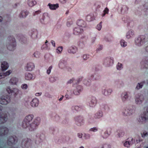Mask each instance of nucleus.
<instances>
[{"label": "nucleus", "instance_id": "obj_1", "mask_svg": "<svg viewBox=\"0 0 148 148\" xmlns=\"http://www.w3.org/2000/svg\"><path fill=\"white\" fill-rule=\"evenodd\" d=\"M10 101L9 97L2 96L0 99V103L2 104H6Z\"/></svg>", "mask_w": 148, "mask_h": 148}, {"label": "nucleus", "instance_id": "obj_2", "mask_svg": "<svg viewBox=\"0 0 148 148\" xmlns=\"http://www.w3.org/2000/svg\"><path fill=\"white\" fill-rule=\"evenodd\" d=\"M7 115L6 114L1 113L0 114V124L5 123L7 121Z\"/></svg>", "mask_w": 148, "mask_h": 148}, {"label": "nucleus", "instance_id": "obj_3", "mask_svg": "<svg viewBox=\"0 0 148 148\" xmlns=\"http://www.w3.org/2000/svg\"><path fill=\"white\" fill-rule=\"evenodd\" d=\"M148 120V114L145 112L142 114L141 116V118L140 120L141 122L145 123L146 121Z\"/></svg>", "mask_w": 148, "mask_h": 148}, {"label": "nucleus", "instance_id": "obj_4", "mask_svg": "<svg viewBox=\"0 0 148 148\" xmlns=\"http://www.w3.org/2000/svg\"><path fill=\"white\" fill-rule=\"evenodd\" d=\"M8 132V129L4 127H0V136H2L7 134Z\"/></svg>", "mask_w": 148, "mask_h": 148}, {"label": "nucleus", "instance_id": "obj_5", "mask_svg": "<svg viewBox=\"0 0 148 148\" xmlns=\"http://www.w3.org/2000/svg\"><path fill=\"white\" fill-rule=\"evenodd\" d=\"M9 66L8 63L5 62H3L1 64V69L2 71H4L7 69L8 67Z\"/></svg>", "mask_w": 148, "mask_h": 148}, {"label": "nucleus", "instance_id": "obj_6", "mask_svg": "<svg viewBox=\"0 0 148 148\" xmlns=\"http://www.w3.org/2000/svg\"><path fill=\"white\" fill-rule=\"evenodd\" d=\"M15 140L12 136L9 137L8 138V143L9 145H11L14 143Z\"/></svg>", "mask_w": 148, "mask_h": 148}, {"label": "nucleus", "instance_id": "obj_7", "mask_svg": "<svg viewBox=\"0 0 148 148\" xmlns=\"http://www.w3.org/2000/svg\"><path fill=\"white\" fill-rule=\"evenodd\" d=\"M18 81V79L16 77H13L11 78L10 82L12 84H16Z\"/></svg>", "mask_w": 148, "mask_h": 148}, {"label": "nucleus", "instance_id": "obj_8", "mask_svg": "<svg viewBox=\"0 0 148 148\" xmlns=\"http://www.w3.org/2000/svg\"><path fill=\"white\" fill-rule=\"evenodd\" d=\"M48 5L49 6L50 8L52 10H55L56 9V7L57 8L58 7V4H56L55 5H52L50 4H49Z\"/></svg>", "mask_w": 148, "mask_h": 148}, {"label": "nucleus", "instance_id": "obj_9", "mask_svg": "<svg viewBox=\"0 0 148 148\" xmlns=\"http://www.w3.org/2000/svg\"><path fill=\"white\" fill-rule=\"evenodd\" d=\"M11 72L12 71H11L10 70L8 71H7L5 73H3L2 74L3 76V77H5L9 75L11 73Z\"/></svg>", "mask_w": 148, "mask_h": 148}, {"label": "nucleus", "instance_id": "obj_10", "mask_svg": "<svg viewBox=\"0 0 148 148\" xmlns=\"http://www.w3.org/2000/svg\"><path fill=\"white\" fill-rule=\"evenodd\" d=\"M6 90L9 93H12L14 92V90L11 89L9 87L7 88Z\"/></svg>", "mask_w": 148, "mask_h": 148}, {"label": "nucleus", "instance_id": "obj_11", "mask_svg": "<svg viewBox=\"0 0 148 148\" xmlns=\"http://www.w3.org/2000/svg\"><path fill=\"white\" fill-rule=\"evenodd\" d=\"M143 85L141 83H138V85L136 87V88L138 89L142 88Z\"/></svg>", "mask_w": 148, "mask_h": 148}, {"label": "nucleus", "instance_id": "obj_12", "mask_svg": "<svg viewBox=\"0 0 148 148\" xmlns=\"http://www.w3.org/2000/svg\"><path fill=\"white\" fill-rule=\"evenodd\" d=\"M148 136V132H144L143 134H142V137H144L145 136Z\"/></svg>", "mask_w": 148, "mask_h": 148}, {"label": "nucleus", "instance_id": "obj_13", "mask_svg": "<svg viewBox=\"0 0 148 148\" xmlns=\"http://www.w3.org/2000/svg\"><path fill=\"white\" fill-rule=\"evenodd\" d=\"M27 77L28 79H30L32 78V75L30 74H28L27 75Z\"/></svg>", "mask_w": 148, "mask_h": 148}, {"label": "nucleus", "instance_id": "obj_14", "mask_svg": "<svg viewBox=\"0 0 148 148\" xmlns=\"http://www.w3.org/2000/svg\"><path fill=\"white\" fill-rule=\"evenodd\" d=\"M130 145L129 142L126 141L124 143L125 146L128 147Z\"/></svg>", "mask_w": 148, "mask_h": 148}, {"label": "nucleus", "instance_id": "obj_15", "mask_svg": "<svg viewBox=\"0 0 148 148\" xmlns=\"http://www.w3.org/2000/svg\"><path fill=\"white\" fill-rule=\"evenodd\" d=\"M27 85L26 84H24L21 87L23 89H26L27 88Z\"/></svg>", "mask_w": 148, "mask_h": 148}, {"label": "nucleus", "instance_id": "obj_16", "mask_svg": "<svg viewBox=\"0 0 148 148\" xmlns=\"http://www.w3.org/2000/svg\"><path fill=\"white\" fill-rule=\"evenodd\" d=\"M52 68V66H51L49 68V69L47 70V72L48 74H49V73H50L51 72V70Z\"/></svg>", "mask_w": 148, "mask_h": 148}, {"label": "nucleus", "instance_id": "obj_17", "mask_svg": "<svg viewBox=\"0 0 148 148\" xmlns=\"http://www.w3.org/2000/svg\"><path fill=\"white\" fill-rule=\"evenodd\" d=\"M35 102H36V101H35V100H33L31 102V104L32 106H36V104H34V103H35Z\"/></svg>", "mask_w": 148, "mask_h": 148}, {"label": "nucleus", "instance_id": "obj_18", "mask_svg": "<svg viewBox=\"0 0 148 148\" xmlns=\"http://www.w3.org/2000/svg\"><path fill=\"white\" fill-rule=\"evenodd\" d=\"M22 126L23 127L25 128H26L27 127V125L25 122H23V123Z\"/></svg>", "mask_w": 148, "mask_h": 148}, {"label": "nucleus", "instance_id": "obj_19", "mask_svg": "<svg viewBox=\"0 0 148 148\" xmlns=\"http://www.w3.org/2000/svg\"><path fill=\"white\" fill-rule=\"evenodd\" d=\"M62 47H59L58 49V50L60 52L62 51Z\"/></svg>", "mask_w": 148, "mask_h": 148}, {"label": "nucleus", "instance_id": "obj_20", "mask_svg": "<svg viewBox=\"0 0 148 148\" xmlns=\"http://www.w3.org/2000/svg\"><path fill=\"white\" fill-rule=\"evenodd\" d=\"M108 10H109L107 8H106L105 9V10H104V12L106 13H108Z\"/></svg>", "mask_w": 148, "mask_h": 148}, {"label": "nucleus", "instance_id": "obj_21", "mask_svg": "<svg viewBox=\"0 0 148 148\" xmlns=\"http://www.w3.org/2000/svg\"><path fill=\"white\" fill-rule=\"evenodd\" d=\"M4 77L2 73L0 74V79Z\"/></svg>", "mask_w": 148, "mask_h": 148}, {"label": "nucleus", "instance_id": "obj_22", "mask_svg": "<svg viewBox=\"0 0 148 148\" xmlns=\"http://www.w3.org/2000/svg\"><path fill=\"white\" fill-rule=\"evenodd\" d=\"M2 20V18L0 16V22H1Z\"/></svg>", "mask_w": 148, "mask_h": 148}, {"label": "nucleus", "instance_id": "obj_23", "mask_svg": "<svg viewBox=\"0 0 148 148\" xmlns=\"http://www.w3.org/2000/svg\"><path fill=\"white\" fill-rule=\"evenodd\" d=\"M12 41H13V43H14L15 42V40L14 38H13L12 39Z\"/></svg>", "mask_w": 148, "mask_h": 148}, {"label": "nucleus", "instance_id": "obj_24", "mask_svg": "<svg viewBox=\"0 0 148 148\" xmlns=\"http://www.w3.org/2000/svg\"><path fill=\"white\" fill-rule=\"evenodd\" d=\"M30 118L31 120L32 119V118L31 117V116H29L27 117V118Z\"/></svg>", "mask_w": 148, "mask_h": 148}, {"label": "nucleus", "instance_id": "obj_25", "mask_svg": "<svg viewBox=\"0 0 148 148\" xmlns=\"http://www.w3.org/2000/svg\"><path fill=\"white\" fill-rule=\"evenodd\" d=\"M63 96H62V98H60L59 99V101H61L62 99V98H63Z\"/></svg>", "mask_w": 148, "mask_h": 148}, {"label": "nucleus", "instance_id": "obj_26", "mask_svg": "<svg viewBox=\"0 0 148 148\" xmlns=\"http://www.w3.org/2000/svg\"><path fill=\"white\" fill-rule=\"evenodd\" d=\"M39 95H40V94L39 93L36 94V96H38Z\"/></svg>", "mask_w": 148, "mask_h": 148}, {"label": "nucleus", "instance_id": "obj_27", "mask_svg": "<svg viewBox=\"0 0 148 148\" xmlns=\"http://www.w3.org/2000/svg\"><path fill=\"white\" fill-rule=\"evenodd\" d=\"M105 14H106V13L104 12V14L103 15V16H105Z\"/></svg>", "mask_w": 148, "mask_h": 148}, {"label": "nucleus", "instance_id": "obj_28", "mask_svg": "<svg viewBox=\"0 0 148 148\" xmlns=\"http://www.w3.org/2000/svg\"><path fill=\"white\" fill-rule=\"evenodd\" d=\"M147 112H148V108H147Z\"/></svg>", "mask_w": 148, "mask_h": 148}, {"label": "nucleus", "instance_id": "obj_29", "mask_svg": "<svg viewBox=\"0 0 148 148\" xmlns=\"http://www.w3.org/2000/svg\"><path fill=\"white\" fill-rule=\"evenodd\" d=\"M13 45L14 46H15V44H14L13 45Z\"/></svg>", "mask_w": 148, "mask_h": 148}, {"label": "nucleus", "instance_id": "obj_30", "mask_svg": "<svg viewBox=\"0 0 148 148\" xmlns=\"http://www.w3.org/2000/svg\"><path fill=\"white\" fill-rule=\"evenodd\" d=\"M80 148H84L83 147H81Z\"/></svg>", "mask_w": 148, "mask_h": 148}, {"label": "nucleus", "instance_id": "obj_31", "mask_svg": "<svg viewBox=\"0 0 148 148\" xmlns=\"http://www.w3.org/2000/svg\"><path fill=\"white\" fill-rule=\"evenodd\" d=\"M54 46H55V43H54Z\"/></svg>", "mask_w": 148, "mask_h": 148}, {"label": "nucleus", "instance_id": "obj_32", "mask_svg": "<svg viewBox=\"0 0 148 148\" xmlns=\"http://www.w3.org/2000/svg\"><path fill=\"white\" fill-rule=\"evenodd\" d=\"M47 42V41H46V42H45V43H46Z\"/></svg>", "mask_w": 148, "mask_h": 148}, {"label": "nucleus", "instance_id": "obj_33", "mask_svg": "<svg viewBox=\"0 0 148 148\" xmlns=\"http://www.w3.org/2000/svg\"><path fill=\"white\" fill-rule=\"evenodd\" d=\"M15 95H16V93H15Z\"/></svg>", "mask_w": 148, "mask_h": 148}, {"label": "nucleus", "instance_id": "obj_34", "mask_svg": "<svg viewBox=\"0 0 148 148\" xmlns=\"http://www.w3.org/2000/svg\"><path fill=\"white\" fill-rule=\"evenodd\" d=\"M146 148H148V147H146Z\"/></svg>", "mask_w": 148, "mask_h": 148}]
</instances>
